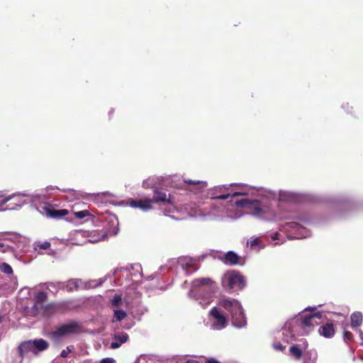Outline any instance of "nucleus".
<instances>
[{
  "mask_svg": "<svg viewBox=\"0 0 363 363\" xmlns=\"http://www.w3.org/2000/svg\"><path fill=\"white\" fill-rule=\"evenodd\" d=\"M160 201L163 203H170V199L167 198L166 192L160 191L158 189H156L154 191V195L152 199V203H158Z\"/></svg>",
  "mask_w": 363,
  "mask_h": 363,
  "instance_id": "4468645a",
  "label": "nucleus"
},
{
  "mask_svg": "<svg viewBox=\"0 0 363 363\" xmlns=\"http://www.w3.org/2000/svg\"><path fill=\"white\" fill-rule=\"evenodd\" d=\"M210 315L214 319L213 327L217 330L225 328L226 318L218 307H213L210 311Z\"/></svg>",
  "mask_w": 363,
  "mask_h": 363,
  "instance_id": "39448f33",
  "label": "nucleus"
},
{
  "mask_svg": "<svg viewBox=\"0 0 363 363\" xmlns=\"http://www.w3.org/2000/svg\"><path fill=\"white\" fill-rule=\"evenodd\" d=\"M206 363H220V362L214 358H210V359H206Z\"/></svg>",
  "mask_w": 363,
  "mask_h": 363,
  "instance_id": "c9c22d12",
  "label": "nucleus"
},
{
  "mask_svg": "<svg viewBox=\"0 0 363 363\" xmlns=\"http://www.w3.org/2000/svg\"><path fill=\"white\" fill-rule=\"evenodd\" d=\"M211 198L214 199H227V194L222 193L221 194H217L216 193H211Z\"/></svg>",
  "mask_w": 363,
  "mask_h": 363,
  "instance_id": "c85d7f7f",
  "label": "nucleus"
},
{
  "mask_svg": "<svg viewBox=\"0 0 363 363\" xmlns=\"http://www.w3.org/2000/svg\"><path fill=\"white\" fill-rule=\"evenodd\" d=\"M113 338V341L111 343L110 347L117 349L128 340L129 336L127 333H122L121 335H115Z\"/></svg>",
  "mask_w": 363,
  "mask_h": 363,
  "instance_id": "ddd939ff",
  "label": "nucleus"
},
{
  "mask_svg": "<svg viewBox=\"0 0 363 363\" xmlns=\"http://www.w3.org/2000/svg\"><path fill=\"white\" fill-rule=\"evenodd\" d=\"M318 331L322 336L326 338H330L335 334L334 325L332 323H327L320 326Z\"/></svg>",
  "mask_w": 363,
  "mask_h": 363,
  "instance_id": "f8f14e48",
  "label": "nucleus"
},
{
  "mask_svg": "<svg viewBox=\"0 0 363 363\" xmlns=\"http://www.w3.org/2000/svg\"><path fill=\"white\" fill-rule=\"evenodd\" d=\"M61 288L62 289H66L68 291H72L73 289H77L79 288V285L77 281H74L67 284H63V286Z\"/></svg>",
  "mask_w": 363,
  "mask_h": 363,
  "instance_id": "b1692460",
  "label": "nucleus"
},
{
  "mask_svg": "<svg viewBox=\"0 0 363 363\" xmlns=\"http://www.w3.org/2000/svg\"><path fill=\"white\" fill-rule=\"evenodd\" d=\"M218 305L223 306V308H227V300L224 299L220 301Z\"/></svg>",
  "mask_w": 363,
  "mask_h": 363,
  "instance_id": "4c0bfd02",
  "label": "nucleus"
},
{
  "mask_svg": "<svg viewBox=\"0 0 363 363\" xmlns=\"http://www.w3.org/2000/svg\"><path fill=\"white\" fill-rule=\"evenodd\" d=\"M2 321V318L0 317V323Z\"/></svg>",
  "mask_w": 363,
  "mask_h": 363,
  "instance_id": "79ce46f5",
  "label": "nucleus"
},
{
  "mask_svg": "<svg viewBox=\"0 0 363 363\" xmlns=\"http://www.w3.org/2000/svg\"><path fill=\"white\" fill-rule=\"evenodd\" d=\"M48 299V294L45 291H39L35 296V301L38 304L44 303Z\"/></svg>",
  "mask_w": 363,
  "mask_h": 363,
  "instance_id": "aec40b11",
  "label": "nucleus"
},
{
  "mask_svg": "<svg viewBox=\"0 0 363 363\" xmlns=\"http://www.w3.org/2000/svg\"><path fill=\"white\" fill-rule=\"evenodd\" d=\"M43 315H50L54 314L57 311H59L57 307V303H50L44 306H43Z\"/></svg>",
  "mask_w": 363,
  "mask_h": 363,
  "instance_id": "f3484780",
  "label": "nucleus"
},
{
  "mask_svg": "<svg viewBox=\"0 0 363 363\" xmlns=\"http://www.w3.org/2000/svg\"><path fill=\"white\" fill-rule=\"evenodd\" d=\"M184 182L188 184H192L196 186L198 190H201L206 187L207 184L205 182L192 179H185Z\"/></svg>",
  "mask_w": 363,
  "mask_h": 363,
  "instance_id": "a211bd4d",
  "label": "nucleus"
},
{
  "mask_svg": "<svg viewBox=\"0 0 363 363\" xmlns=\"http://www.w3.org/2000/svg\"><path fill=\"white\" fill-rule=\"evenodd\" d=\"M34 350H35V355H38L39 352L46 350L49 347V342L43 339H35L32 340Z\"/></svg>",
  "mask_w": 363,
  "mask_h": 363,
  "instance_id": "9b49d317",
  "label": "nucleus"
},
{
  "mask_svg": "<svg viewBox=\"0 0 363 363\" xmlns=\"http://www.w3.org/2000/svg\"><path fill=\"white\" fill-rule=\"evenodd\" d=\"M128 203L133 208H138L143 211H147L152 208V199L145 198L143 199L134 200L128 199Z\"/></svg>",
  "mask_w": 363,
  "mask_h": 363,
  "instance_id": "423d86ee",
  "label": "nucleus"
},
{
  "mask_svg": "<svg viewBox=\"0 0 363 363\" xmlns=\"http://www.w3.org/2000/svg\"><path fill=\"white\" fill-rule=\"evenodd\" d=\"M82 330V323L77 321H71L60 325L55 333L58 336H63L69 334L79 333Z\"/></svg>",
  "mask_w": 363,
  "mask_h": 363,
  "instance_id": "20e7f679",
  "label": "nucleus"
},
{
  "mask_svg": "<svg viewBox=\"0 0 363 363\" xmlns=\"http://www.w3.org/2000/svg\"><path fill=\"white\" fill-rule=\"evenodd\" d=\"M247 278L239 271L228 270V293L238 292L245 288Z\"/></svg>",
  "mask_w": 363,
  "mask_h": 363,
  "instance_id": "7ed1b4c3",
  "label": "nucleus"
},
{
  "mask_svg": "<svg viewBox=\"0 0 363 363\" xmlns=\"http://www.w3.org/2000/svg\"><path fill=\"white\" fill-rule=\"evenodd\" d=\"M289 352L296 359H299L302 357L301 349L297 345H293L289 348Z\"/></svg>",
  "mask_w": 363,
  "mask_h": 363,
  "instance_id": "412c9836",
  "label": "nucleus"
},
{
  "mask_svg": "<svg viewBox=\"0 0 363 363\" xmlns=\"http://www.w3.org/2000/svg\"><path fill=\"white\" fill-rule=\"evenodd\" d=\"M244 194L241 193V192H230L228 191V197L231 196V197H235V196H240V195H243Z\"/></svg>",
  "mask_w": 363,
  "mask_h": 363,
  "instance_id": "f704fd0d",
  "label": "nucleus"
},
{
  "mask_svg": "<svg viewBox=\"0 0 363 363\" xmlns=\"http://www.w3.org/2000/svg\"><path fill=\"white\" fill-rule=\"evenodd\" d=\"M344 338L347 340H352L353 338V335L352 333L347 330H345L343 333Z\"/></svg>",
  "mask_w": 363,
  "mask_h": 363,
  "instance_id": "7c9ffc66",
  "label": "nucleus"
},
{
  "mask_svg": "<svg viewBox=\"0 0 363 363\" xmlns=\"http://www.w3.org/2000/svg\"><path fill=\"white\" fill-rule=\"evenodd\" d=\"M11 198L8 197L6 199H4L1 201H0V208H1L7 201H9Z\"/></svg>",
  "mask_w": 363,
  "mask_h": 363,
  "instance_id": "e433bc0d",
  "label": "nucleus"
},
{
  "mask_svg": "<svg viewBox=\"0 0 363 363\" xmlns=\"http://www.w3.org/2000/svg\"><path fill=\"white\" fill-rule=\"evenodd\" d=\"M186 363H200V362L196 360L190 359V360H188Z\"/></svg>",
  "mask_w": 363,
  "mask_h": 363,
  "instance_id": "a19ab883",
  "label": "nucleus"
},
{
  "mask_svg": "<svg viewBox=\"0 0 363 363\" xmlns=\"http://www.w3.org/2000/svg\"><path fill=\"white\" fill-rule=\"evenodd\" d=\"M322 313L320 312L306 315L302 317L301 326L303 328H310L315 324H318L315 321L316 318L320 319Z\"/></svg>",
  "mask_w": 363,
  "mask_h": 363,
  "instance_id": "9d476101",
  "label": "nucleus"
},
{
  "mask_svg": "<svg viewBox=\"0 0 363 363\" xmlns=\"http://www.w3.org/2000/svg\"><path fill=\"white\" fill-rule=\"evenodd\" d=\"M247 245H249L252 248H256V247H258V250L263 249L264 247V245L259 238H256L248 241Z\"/></svg>",
  "mask_w": 363,
  "mask_h": 363,
  "instance_id": "6ab92c4d",
  "label": "nucleus"
},
{
  "mask_svg": "<svg viewBox=\"0 0 363 363\" xmlns=\"http://www.w3.org/2000/svg\"><path fill=\"white\" fill-rule=\"evenodd\" d=\"M30 352L35 355V350L31 340L23 341L18 345V353L21 359Z\"/></svg>",
  "mask_w": 363,
  "mask_h": 363,
  "instance_id": "1a4fd4ad",
  "label": "nucleus"
},
{
  "mask_svg": "<svg viewBox=\"0 0 363 363\" xmlns=\"http://www.w3.org/2000/svg\"><path fill=\"white\" fill-rule=\"evenodd\" d=\"M122 302V296L120 294H115L111 300L113 306L118 307Z\"/></svg>",
  "mask_w": 363,
  "mask_h": 363,
  "instance_id": "a878e982",
  "label": "nucleus"
},
{
  "mask_svg": "<svg viewBox=\"0 0 363 363\" xmlns=\"http://www.w3.org/2000/svg\"><path fill=\"white\" fill-rule=\"evenodd\" d=\"M362 323V313L361 312H354L351 315V326L356 328Z\"/></svg>",
  "mask_w": 363,
  "mask_h": 363,
  "instance_id": "dca6fc26",
  "label": "nucleus"
},
{
  "mask_svg": "<svg viewBox=\"0 0 363 363\" xmlns=\"http://www.w3.org/2000/svg\"><path fill=\"white\" fill-rule=\"evenodd\" d=\"M228 320L232 325L237 328H241L247 325V318L240 303L235 300L228 299Z\"/></svg>",
  "mask_w": 363,
  "mask_h": 363,
  "instance_id": "f257e3e1",
  "label": "nucleus"
},
{
  "mask_svg": "<svg viewBox=\"0 0 363 363\" xmlns=\"http://www.w3.org/2000/svg\"><path fill=\"white\" fill-rule=\"evenodd\" d=\"M236 206L238 207H247L253 208L257 213L262 212L261 204L257 200H250L247 199H243L235 202Z\"/></svg>",
  "mask_w": 363,
  "mask_h": 363,
  "instance_id": "6e6552de",
  "label": "nucleus"
},
{
  "mask_svg": "<svg viewBox=\"0 0 363 363\" xmlns=\"http://www.w3.org/2000/svg\"><path fill=\"white\" fill-rule=\"evenodd\" d=\"M0 252H5V245L2 242H0Z\"/></svg>",
  "mask_w": 363,
  "mask_h": 363,
  "instance_id": "ea45409f",
  "label": "nucleus"
},
{
  "mask_svg": "<svg viewBox=\"0 0 363 363\" xmlns=\"http://www.w3.org/2000/svg\"><path fill=\"white\" fill-rule=\"evenodd\" d=\"M45 214L48 217L52 218H60L69 213L67 209H55L52 205L48 204L44 208Z\"/></svg>",
  "mask_w": 363,
  "mask_h": 363,
  "instance_id": "0eeeda50",
  "label": "nucleus"
},
{
  "mask_svg": "<svg viewBox=\"0 0 363 363\" xmlns=\"http://www.w3.org/2000/svg\"><path fill=\"white\" fill-rule=\"evenodd\" d=\"M57 307L60 310H71L72 308V301L67 300L57 303Z\"/></svg>",
  "mask_w": 363,
  "mask_h": 363,
  "instance_id": "5701e85b",
  "label": "nucleus"
},
{
  "mask_svg": "<svg viewBox=\"0 0 363 363\" xmlns=\"http://www.w3.org/2000/svg\"><path fill=\"white\" fill-rule=\"evenodd\" d=\"M194 284L199 287L197 295L203 299L205 305L209 304L216 293V286L215 282L209 278H201L195 279Z\"/></svg>",
  "mask_w": 363,
  "mask_h": 363,
  "instance_id": "f03ea898",
  "label": "nucleus"
},
{
  "mask_svg": "<svg viewBox=\"0 0 363 363\" xmlns=\"http://www.w3.org/2000/svg\"><path fill=\"white\" fill-rule=\"evenodd\" d=\"M0 269L2 272L6 274H11L13 273L12 267L6 262H4L1 264Z\"/></svg>",
  "mask_w": 363,
  "mask_h": 363,
  "instance_id": "393cba45",
  "label": "nucleus"
},
{
  "mask_svg": "<svg viewBox=\"0 0 363 363\" xmlns=\"http://www.w3.org/2000/svg\"><path fill=\"white\" fill-rule=\"evenodd\" d=\"M228 264L231 265H243L245 260L233 251H228Z\"/></svg>",
  "mask_w": 363,
  "mask_h": 363,
  "instance_id": "2eb2a0df",
  "label": "nucleus"
},
{
  "mask_svg": "<svg viewBox=\"0 0 363 363\" xmlns=\"http://www.w3.org/2000/svg\"><path fill=\"white\" fill-rule=\"evenodd\" d=\"M29 315L32 316H36L39 313V308L38 306V303H35L30 308L28 312Z\"/></svg>",
  "mask_w": 363,
  "mask_h": 363,
  "instance_id": "cd10ccee",
  "label": "nucleus"
},
{
  "mask_svg": "<svg viewBox=\"0 0 363 363\" xmlns=\"http://www.w3.org/2000/svg\"><path fill=\"white\" fill-rule=\"evenodd\" d=\"M89 215V212L87 210L77 211L74 213V216L79 219H82Z\"/></svg>",
  "mask_w": 363,
  "mask_h": 363,
  "instance_id": "bb28decb",
  "label": "nucleus"
},
{
  "mask_svg": "<svg viewBox=\"0 0 363 363\" xmlns=\"http://www.w3.org/2000/svg\"><path fill=\"white\" fill-rule=\"evenodd\" d=\"M126 316H127V313L125 311H124L123 310H116V311H114L113 322L121 321Z\"/></svg>",
  "mask_w": 363,
  "mask_h": 363,
  "instance_id": "4be33fe9",
  "label": "nucleus"
},
{
  "mask_svg": "<svg viewBox=\"0 0 363 363\" xmlns=\"http://www.w3.org/2000/svg\"><path fill=\"white\" fill-rule=\"evenodd\" d=\"M99 363H116V360L111 357L102 359Z\"/></svg>",
  "mask_w": 363,
  "mask_h": 363,
  "instance_id": "2f4dec72",
  "label": "nucleus"
},
{
  "mask_svg": "<svg viewBox=\"0 0 363 363\" xmlns=\"http://www.w3.org/2000/svg\"><path fill=\"white\" fill-rule=\"evenodd\" d=\"M72 350L69 347H67L66 350H63L60 353V357L62 358H66L68 357L69 354L71 352Z\"/></svg>",
  "mask_w": 363,
  "mask_h": 363,
  "instance_id": "c756f323",
  "label": "nucleus"
},
{
  "mask_svg": "<svg viewBox=\"0 0 363 363\" xmlns=\"http://www.w3.org/2000/svg\"><path fill=\"white\" fill-rule=\"evenodd\" d=\"M50 243L49 242H44L40 245V248L43 250H48L50 247Z\"/></svg>",
  "mask_w": 363,
  "mask_h": 363,
  "instance_id": "72a5a7b5",
  "label": "nucleus"
},
{
  "mask_svg": "<svg viewBox=\"0 0 363 363\" xmlns=\"http://www.w3.org/2000/svg\"><path fill=\"white\" fill-rule=\"evenodd\" d=\"M220 259L223 260L225 263H227V253H223L220 257Z\"/></svg>",
  "mask_w": 363,
  "mask_h": 363,
  "instance_id": "58836bf2",
  "label": "nucleus"
},
{
  "mask_svg": "<svg viewBox=\"0 0 363 363\" xmlns=\"http://www.w3.org/2000/svg\"><path fill=\"white\" fill-rule=\"evenodd\" d=\"M274 347L276 350L283 352L285 350V346H284L281 343H277L274 345Z\"/></svg>",
  "mask_w": 363,
  "mask_h": 363,
  "instance_id": "473e14b6",
  "label": "nucleus"
}]
</instances>
